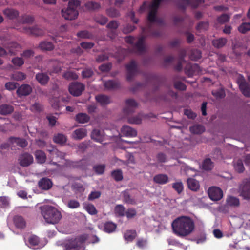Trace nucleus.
<instances>
[{
	"label": "nucleus",
	"instance_id": "a18cd8bd",
	"mask_svg": "<svg viewBox=\"0 0 250 250\" xmlns=\"http://www.w3.org/2000/svg\"><path fill=\"white\" fill-rule=\"evenodd\" d=\"M201 52L198 49H194L191 51L189 55V58L190 60L196 61L201 58Z\"/></svg>",
	"mask_w": 250,
	"mask_h": 250
},
{
	"label": "nucleus",
	"instance_id": "2f4dec72",
	"mask_svg": "<svg viewBox=\"0 0 250 250\" xmlns=\"http://www.w3.org/2000/svg\"><path fill=\"white\" fill-rule=\"evenodd\" d=\"M89 120V116L87 114L84 113H78L75 117L76 121L81 124L88 123Z\"/></svg>",
	"mask_w": 250,
	"mask_h": 250
},
{
	"label": "nucleus",
	"instance_id": "79ce46f5",
	"mask_svg": "<svg viewBox=\"0 0 250 250\" xmlns=\"http://www.w3.org/2000/svg\"><path fill=\"white\" fill-rule=\"evenodd\" d=\"M84 6L88 10H96L99 9L101 7V5L99 3L93 1L86 2Z\"/></svg>",
	"mask_w": 250,
	"mask_h": 250
},
{
	"label": "nucleus",
	"instance_id": "09e8293b",
	"mask_svg": "<svg viewBox=\"0 0 250 250\" xmlns=\"http://www.w3.org/2000/svg\"><path fill=\"white\" fill-rule=\"evenodd\" d=\"M233 167H234L235 169L239 173L243 172L245 169L243 161L241 159H239L233 162Z\"/></svg>",
	"mask_w": 250,
	"mask_h": 250
},
{
	"label": "nucleus",
	"instance_id": "680f3d73",
	"mask_svg": "<svg viewBox=\"0 0 250 250\" xmlns=\"http://www.w3.org/2000/svg\"><path fill=\"white\" fill-rule=\"evenodd\" d=\"M142 121V119L139 115L134 117H130L128 120L129 123L136 125L140 124Z\"/></svg>",
	"mask_w": 250,
	"mask_h": 250
},
{
	"label": "nucleus",
	"instance_id": "338daca9",
	"mask_svg": "<svg viewBox=\"0 0 250 250\" xmlns=\"http://www.w3.org/2000/svg\"><path fill=\"white\" fill-rule=\"evenodd\" d=\"M137 214L136 211L135 209L132 208H128L125 213L128 219H130L135 217Z\"/></svg>",
	"mask_w": 250,
	"mask_h": 250
},
{
	"label": "nucleus",
	"instance_id": "7ed1b4c3",
	"mask_svg": "<svg viewBox=\"0 0 250 250\" xmlns=\"http://www.w3.org/2000/svg\"><path fill=\"white\" fill-rule=\"evenodd\" d=\"M40 208L42 215L45 222L48 224H57L62 218L61 212L52 206L43 205Z\"/></svg>",
	"mask_w": 250,
	"mask_h": 250
},
{
	"label": "nucleus",
	"instance_id": "de8ad7c7",
	"mask_svg": "<svg viewBox=\"0 0 250 250\" xmlns=\"http://www.w3.org/2000/svg\"><path fill=\"white\" fill-rule=\"evenodd\" d=\"M137 234L136 231L133 230H129L126 231V232L125 233L124 238L126 240L131 242L135 238Z\"/></svg>",
	"mask_w": 250,
	"mask_h": 250
},
{
	"label": "nucleus",
	"instance_id": "f3484780",
	"mask_svg": "<svg viewBox=\"0 0 250 250\" xmlns=\"http://www.w3.org/2000/svg\"><path fill=\"white\" fill-rule=\"evenodd\" d=\"M201 70L199 65L197 63L188 65L185 68V73L189 77H192L195 74H198Z\"/></svg>",
	"mask_w": 250,
	"mask_h": 250
},
{
	"label": "nucleus",
	"instance_id": "aec40b11",
	"mask_svg": "<svg viewBox=\"0 0 250 250\" xmlns=\"http://www.w3.org/2000/svg\"><path fill=\"white\" fill-rule=\"evenodd\" d=\"M154 183L159 185H165L169 182V177L166 174H158L153 177Z\"/></svg>",
	"mask_w": 250,
	"mask_h": 250
},
{
	"label": "nucleus",
	"instance_id": "37998d69",
	"mask_svg": "<svg viewBox=\"0 0 250 250\" xmlns=\"http://www.w3.org/2000/svg\"><path fill=\"white\" fill-rule=\"evenodd\" d=\"M63 77L68 81L76 80L78 78V76L74 71H67L63 74Z\"/></svg>",
	"mask_w": 250,
	"mask_h": 250
},
{
	"label": "nucleus",
	"instance_id": "774afa93",
	"mask_svg": "<svg viewBox=\"0 0 250 250\" xmlns=\"http://www.w3.org/2000/svg\"><path fill=\"white\" fill-rule=\"evenodd\" d=\"M39 237H38L36 235H32L30 236V238L28 239V242L33 246H37L39 244Z\"/></svg>",
	"mask_w": 250,
	"mask_h": 250
},
{
	"label": "nucleus",
	"instance_id": "6ab92c4d",
	"mask_svg": "<svg viewBox=\"0 0 250 250\" xmlns=\"http://www.w3.org/2000/svg\"><path fill=\"white\" fill-rule=\"evenodd\" d=\"M39 188L43 190H47L52 187V181L49 178L43 177L38 182Z\"/></svg>",
	"mask_w": 250,
	"mask_h": 250
},
{
	"label": "nucleus",
	"instance_id": "a211bd4d",
	"mask_svg": "<svg viewBox=\"0 0 250 250\" xmlns=\"http://www.w3.org/2000/svg\"><path fill=\"white\" fill-rule=\"evenodd\" d=\"M137 104L133 99H128L126 101V106L124 109V113L126 115H129L134 112L137 107Z\"/></svg>",
	"mask_w": 250,
	"mask_h": 250
},
{
	"label": "nucleus",
	"instance_id": "412c9836",
	"mask_svg": "<svg viewBox=\"0 0 250 250\" xmlns=\"http://www.w3.org/2000/svg\"><path fill=\"white\" fill-rule=\"evenodd\" d=\"M91 138L97 142L102 143L104 140L103 131L97 128L93 129L91 134Z\"/></svg>",
	"mask_w": 250,
	"mask_h": 250
},
{
	"label": "nucleus",
	"instance_id": "f8f14e48",
	"mask_svg": "<svg viewBox=\"0 0 250 250\" xmlns=\"http://www.w3.org/2000/svg\"><path fill=\"white\" fill-rule=\"evenodd\" d=\"M208 195L213 201H218L223 197V191L220 188L216 187H211L208 188Z\"/></svg>",
	"mask_w": 250,
	"mask_h": 250
},
{
	"label": "nucleus",
	"instance_id": "dca6fc26",
	"mask_svg": "<svg viewBox=\"0 0 250 250\" xmlns=\"http://www.w3.org/2000/svg\"><path fill=\"white\" fill-rule=\"evenodd\" d=\"M32 87L28 84H22L17 89V94L19 97L26 96L32 92Z\"/></svg>",
	"mask_w": 250,
	"mask_h": 250
},
{
	"label": "nucleus",
	"instance_id": "58836bf2",
	"mask_svg": "<svg viewBox=\"0 0 250 250\" xmlns=\"http://www.w3.org/2000/svg\"><path fill=\"white\" fill-rule=\"evenodd\" d=\"M189 130L193 134H200L205 131V129L202 125H194L190 127Z\"/></svg>",
	"mask_w": 250,
	"mask_h": 250
},
{
	"label": "nucleus",
	"instance_id": "473e14b6",
	"mask_svg": "<svg viewBox=\"0 0 250 250\" xmlns=\"http://www.w3.org/2000/svg\"><path fill=\"white\" fill-rule=\"evenodd\" d=\"M39 47L41 49L45 51H51L53 50L54 46L51 42L42 41L40 42Z\"/></svg>",
	"mask_w": 250,
	"mask_h": 250
},
{
	"label": "nucleus",
	"instance_id": "4c0bfd02",
	"mask_svg": "<svg viewBox=\"0 0 250 250\" xmlns=\"http://www.w3.org/2000/svg\"><path fill=\"white\" fill-rule=\"evenodd\" d=\"M227 43V39L225 38H220L214 40L212 41V44L213 46L217 48H220L223 47Z\"/></svg>",
	"mask_w": 250,
	"mask_h": 250
},
{
	"label": "nucleus",
	"instance_id": "c85d7f7f",
	"mask_svg": "<svg viewBox=\"0 0 250 250\" xmlns=\"http://www.w3.org/2000/svg\"><path fill=\"white\" fill-rule=\"evenodd\" d=\"M3 13L10 19H14L19 16L18 11L13 8H7L3 11Z\"/></svg>",
	"mask_w": 250,
	"mask_h": 250
},
{
	"label": "nucleus",
	"instance_id": "a19ab883",
	"mask_svg": "<svg viewBox=\"0 0 250 250\" xmlns=\"http://www.w3.org/2000/svg\"><path fill=\"white\" fill-rule=\"evenodd\" d=\"M123 201L128 204L134 205L135 204V200L131 197L128 191H125L123 192Z\"/></svg>",
	"mask_w": 250,
	"mask_h": 250
},
{
	"label": "nucleus",
	"instance_id": "5701e85b",
	"mask_svg": "<svg viewBox=\"0 0 250 250\" xmlns=\"http://www.w3.org/2000/svg\"><path fill=\"white\" fill-rule=\"evenodd\" d=\"M87 135V130L85 128H79L76 129L72 133V137L76 140H81Z\"/></svg>",
	"mask_w": 250,
	"mask_h": 250
},
{
	"label": "nucleus",
	"instance_id": "cd10ccee",
	"mask_svg": "<svg viewBox=\"0 0 250 250\" xmlns=\"http://www.w3.org/2000/svg\"><path fill=\"white\" fill-rule=\"evenodd\" d=\"M104 86L109 90H114L120 87V82L116 80H107L104 83Z\"/></svg>",
	"mask_w": 250,
	"mask_h": 250
},
{
	"label": "nucleus",
	"instance_id": "864d4df0",
	"mask_svg": "<svg viewBox=\"0 0 250 250\" xmlns=\"http://www.w3.org/2000/svg\"><path fill=\"white\" fill-rule=\"evenodd\" d=\"M95 21L102 25H105L108 19L104 16H102V15H98L94 17Z\"/></svg>",
	"mask_w": 250,
	"mask_h": 250
},
{
	"label": "nucleus",
	"instance_id": "0e129e2a",
	"mask_svg": "<svg viewBox=\"0 0 250 250\" xmlns=\"http://www.w3.org/2000/svg\"><path fill=\"white\" fill-rule=\"evenodd\" d=\"M105 166L104 165H96L93 167V170L98 174H102L104 172Z\"/></svg>",
	"mask_w": 250,
	"mask_h": 250
},
{
	"label": "nucleus",
	"instance_id": "9b49d317",
	"mask_svg": "<svg viewBox=\"0 0 250 250\" xmlns=\"http://www.w3.org/2000/svg\"><path fill=\"white\" fill-rule=\"evenodd\" d=\"M127 70V80L131 82L134 77L138 73V67L135 61L133 60H131L128 64L125 65Z\"/></svg>",
	"mask_w": 250,
	"mask_h": 250
},
{
	"label": "nucleus",
	"instance_id": "3c124183",
	"mask_svg": "<svg viewBox=\"0 0 250 250\" xmlns=\"http://www.w3.org/2000/svg\"><path fill=\"white\" fill-rule=\"evenodd\" d=\"M172 188L178 194H180L183 191L184 186L181 180L175 182L172 184Z\"/></svg>",
	"mask_w": 250,
	"mask_h": 250
},
{
	"label": "nucleus",
	"instance_id": "39448f33",
	"mask_svg": "<svg viewBox=\"0 0 250 250\" xmlns=\"http://www.w3.org/2000/svg\"><path fill=\"white\" fill-rule=\"evenodd\" d=\"M80 5V2L78 0H70L68 7L66 10H62V15L65 19L72 20L78 16V7Z\"/></svg>",
	"mask_w": 250,
	"mask_h": 250
},
{
	"label": "nucleus",
	"instance_id": "bb28decb",
	"mask_svg": "<svg viewBox=\"0 0 250 250\" xmlns=\"http://www.w3.org/2000/svg\"><path fill=\"white\" fill-rule=\"evenodd\" d=\"M9 141L13 144H16L21 148H24L28 146V142L24 139H21L15 137H11Z\"/></svg>",
	"mask_w": 250,
	"mask_h": 250
},
{
	"label": "nucleus",
	"instance_id": "0eeeda50",
	"mask_svg": "<svg viewBox=\"0 0 250 250\" xmlns=\"http://www.w3.org/2000/svg\"><path fill=\"white\" fill-rule=\"evenodd\" d=\"M204 2V0H179L177 6L184 11L188 6H191L193 8H196L200 4Z\"/></svg>",
	"mask_w": 250,
	"mask_h": 250
},
{
	"label": "nucleus",
	"instance_id": "b1692460",
	"mask_svg": "<svg viewBox=\"0 0 250 250\" xmlns=\"http://www.w3.org/2000/svg\"><path fill=\"white\" fill-rule=\"evenodd\" d=\"M122 133L125 136L133 137L137 135L135 129L127 125H125L121 129Z\"/></svg>",
	"mask_w": 250,
	"mask_h": 250
},
{
	"label": "nucleus",
	"instance_id": "ea45409f",
	"mask_svg": "<svg viewBox=\"0 0 250 250\" xmlns=\"http://www.w3.org/2000/svg\"><path fill=\"white\" fill-rule=\"evenodd\" d=\"M125 208L122 205H117L114 208V214L116 216L123 217L125 215Z\"/></svg>",
	"mask_w": 250,
	"mask_h": 250
},
{
	"label": "nucleus",
	"instance_id": "8fccbe9b",
	"mask_svg": "<svg viewBox=\"0 0 250 250\" xmlns=\"http://www.w3.org/2000/svg\"><path fill=\"white\" fill-rule=\"evenodd\" d=\"M53 140L56 143L62 144L66 143V137L63 134L58 133L56 135L54 136Z\"/></svg>",
	"mask_w": 250,
	"mask_h": 250
},
{
	"label": "nucleus",
	"instance_id": "423d86ee",
	"mask_svg": "<svg viewBox=\"0 0 250 250\" xmlns=\"http://www.w3.org/2000/svg\"><path fill=\"white\" fill-rule=\"evenodd\" d=\"M239 192L244 199L250 200V177L243 180L239 187Z\"/></svg>",
	"mask_w": 250,
	"mask_h": 250
},
{
	"label": "nucleus",
	"instance_id": "72a5a7b5",
	"mask_svg": "<svg viewBox=\"0 0 250 250\" xmlns=\"http://www.w3.org/2000/svg\"><path fill=\"white\" fill-rule=\"evenodd\" d=\"M116 225L112 222H106L104 224V230L108 233H112L115 231L116 229Z\"/></svg>",
	"mask_w": 250,
	"mask_h": 250
},
{
	"label": "nucleus",
	"instance_id": "4d7b16f0",
	"mask_svg": "<svg viewBox=\"0 0 250 250\" xmlns=\"http://www.w3.org/2000/svg\"><path fill=\"white\" fill-rule=\"evenodd\" d=\"M78 38L84 39H91L93 38V35L86 30L81 31L77 34Z\"/></svg>",
	"mask_w": 250,
	"mask_h": 250
},
{
	"label": "nucleus",
	"instance_id": "f257e3e1",
	"mask_svg": "<svg viewBox=\"0 0 250 250\" xmlns=\"http://www.w3.org/2000/svg\"><path fill=\"white\" fill-rule=\"evenodd\" d=\"M173 233L178 237H187L194 231L195 224L190 216L181 215L176 218L171 223Z\"/></svg>",
	"mask_w": 250,
	"mask_h": 250
},
{
	"label": "nucleus",
	"instance_id": "13d9d810",
	"mask_svg": "<svg viewBox=\"0 0 250 250\" xmlns=\"http://www.w3.org/2000/svg\"><path fill=\"white\" fill-rule=\"evenodd\" d=\"M106 14L110 17H117L120 15V12L114 8H109L106 10Z\"/></svg>",
	"mask_w": 250,
	"mask_h": 250
},
{
	"label": "nucleus",
	"instance_id": "c756f323",
	"mask_svg": "<svg viewBox=\"0 0 250 250\" xmlns=\"http://www.w3.org/2000/svg\"><path fill=\"white\" fill-rule=\"evenodd\" d=\"M36 80L41 85H44L48 83L49 78L46 73H38L36 75Z\"/></svg>",
	"mask_w": 250,
	"mask_h": 250
},
{
	"label": "nucleus",
	"instance_id": "1a4fd4ad",
	"mask_svg": "<svg viewBox=\"0 0 250 250\" xmlns=\"http://www.w3.org/2000/svg\"><path fill=\"white\" fill-rule=\"evenodd\" d=\"M145 35L142 36L138 38L137 42L134 44V48L137 50V52L140 54H143L146 51V47L145 44V41L147 37H153L150 33L146 31Z\"/></svg>",
	"mask_w": 250,
	"mask_h": 250
},
{
	"label": "nucleus",
	"instance_id": "c03bdc74",
	"mask_svg": "<svg viewBox=\"0 0 250 250\" xmlns=\"http://www.w3.org/2000/svg\"><path fill=\"white\" fill-rule=\"evenodd\" d=\"M34 17L31 15H22L20 18V21L22 23L31 24L34 22Z\"/></svg>",
	"mask_w": 250,
	"mask_h": 250
},
{
	"label": "nucleus",
	"instance_id": "e433bc0d",
	"mask_svg": "<svg viewBox=\"0 0 250 250\" xmlns=\"http://www.w3.org/2000/svg\"><path fill=\"white\" fill-rule=\"evenodd\" d=\"M83 207L85 210L91 215H95L97 214V210L94 206L90 203H84Z\"/></svg>",
	"mask_w": 250,
	"mask_h": 250
},
{
	"label": "nucleus",
	"instance_id": "2eb2a0df",
	"mask_svg": "<svg viewBox=\"0 0 250 250\" xmlns=\"http://www.w3.org/2000/svg\"><path fill=\"white\" fill-rule=\"evenodd\" d=\"M2 45L8 51L10 55H15L19 49L20 48V45L15 42H10L7 43H3Z\"/></svg>",
	"mask_w": 250,
	"mask_h": 250
},
{
	"label": "nucleus",
	"instance_id": "ddd939ff",
	"mask_svg": "<svg viewBox=\"0 0 250 250\" xmlns=\"http://www.w3.org/2000/svg\"><path fill=\"white\" fill-rule=\"evenodd\" d=\"M18 160L21 166L26 167L32 164L33 157L28 153H24L20 155Z\"/></svg>",
	"mask_w": 250,
	"mask_h": 250
},
{
	"label": "nucleus",
	"instance_id": "6e6552de",
	"mask_svg": "<svg viewBox=\"0 0 250 250\" xmlns=\"http://www.w3.org/2000/svg\"><path fill=\"white\" fill-rule=\"evenodd\" d=\"M237 82L244 96L247 98H250V84L245 80L242 75L239 76Z\"/></svg>",
	"mask_w": 250,
	"mask_h": 250
},
{
	"label": "nucleus",
	"instance_id": "69168bd1",
	"mask_svg": "<svg viewBox=\"0 0 250 250\" xmlns=\"http://www.w3.org/2000/svg\"><path fill=\"white\" fill-rule=\"evenodd\" d=\"M208 27V21H201L196 26V29L198 31L207 30Z\"/></svg>",
	"mask_w": 250,
	"mask_h": 250
},
{
	"label": "nucleus",
	"instance_id": "49530a36",
	"mask_svg": "<svg viewBox=\"0 0 250 250\" xmlns=\"http://www.w3.org/2000/svg\"><path fill=\"white\" fill-rule=\"evenodd\" d=\"M227 203L230 206H238L240 204L239 199L234 196H230L226 200Z\"/></svg>",
	"mask_w": 250,
	"mask_h": 250
},
{
	"label": "nucleus",
	"instance_id": "7c9ffc66",
	"mask_svg": "<svg viewBox=\"0 0 250 250\" xmlns=\"http://www.w3.org/2000/svg\"><path fill=\"white\" fill-rule=\"evenodd\" d=\"M96 101L103 106L107 105V104L110 103V97L104 94L97 95L96 97Z\"/></svg>",
	"mask_w": 250,
	"mask_h": 250
},
{
	"label": "nucleus",
	"instance_id": "4be33fe9",
	"mask_svg": "<svg viewBox=\"0 0 250 250\" xmlns=\"http://www.w3.org/2000/svg\"><path fill=\"white\" fill-rule=\"evenodd\" d=\"M187 183H188V188L193 191H197L200 188V185L199 182L194 178H189L187 180Z\"/></svg>",
	"mask_w": 250,
	"mask_h": 250
},
{
	"label": "nucleus",
	"instance_id": "9d476101",
	"mask_svg": "<svg viewBox=\"0 0 250 250\" xmlns=\"http://www.w3.org/2000/svg\"><path fill=\"white\" fill-rule=\"evenodd\" d=\"M70 93L74 96H79L82 95L85 89V85L80 82L72 83L69 86Z\"/></svg>",
	"mask_w": 250,
	"mask_h": 250
},
{
	"label": "nucleus",
	"instance_id": "052dcab7",
	"mask_svg": "<svg viewBox=\"0 0 250 250\" xmlns=\"http://www.w3.org/2000/svg\"><path fill=\"white\" fill-rule=\"evenodd\" d=\"M229 16L227 14H222L217 18V21L220 24H224L229 20Z\"/></svg>",
	"mask_w": 250,
	"mask_h": 250
},
{
	"label": "nucleus",
	"instance_id": "4468645a",
	"mask_svg": "<svg viewBox=\"0 0 250 250\" xmlns=\"http://www.w3.org/2000/svg\"><path fill=\"white\" fill-rule=\"evenodd\" d=\"M23 32L28 35L36 37L42 36L44 34V31L37 26L32 27H23Z\"/></svg>",
	"mask_w": 250,
	"mask_h": 250
},
{
	"label": "nucleus",
	"instance_id": "6e6d98bb",
	"mask_svg": "<svg viewBox=\"0 0 250 250\" xmlns=\"http://www.w3.org/2000/svg\"><path fill=\"white\" fill-rule=\"evenodd\" d=\"M238 30L242 34L246 33L250 31V23L249 22L242 23L239 27Z\"/></svg>",
	"mask_w": 250,
	"mask_h": 250
},
{
	"label": "nucleus",
	"instance_id": "20e7f679",
	"mask_svg": "<svg viewBox=\"0 0 250 250\" xmlns=\"http://www.w3.org/2000/svg\"><path fill=\"white\" fill-rule=\"evenodd\" d=\"M86 237L84 235H80L77 237L66 240L63 243L64 250H84V243Z\"/></svg>",
	"mask_w": 250,
	"mask_h": 250
},
{
	"label": "nucleus",
	"instance_id": "5fc2aeb1",
	"mask_svg": "<svg viewBox=\"0 0 250 250\" xmlns=\"http://www.w3.org/2000/svg\"><path fill=\"white\" fill-rule=\"evenodd\" d=\"M11 78L15 81H22L25 79L26 75L21 72H16L12 74Z\"/></svg>",
	"mask_w": 250,
	"mask_h": 250
},
{
	"label": "nucleus",
	"instance_id": "f03ea898",
	"mask_svg": "<svg viewBox=\"0 0 250 250\" xmlns=\"http://www.w3.org/2000/svg\"><path fill=\"white\" fill-rule=\"evenodd\" d=\"M162 0H153L151 3L147 1H145L143 3V5L140 6L139 10L140 13H143L147 9L149 10L147 18L150 23L147 28H142L143 33H145L146 31H147L148 33H150L151 35L153 37H160L161 36V33L159 31L153 30L151 24L155 22L157 18L156 16L157 10Z\"/></svg>",
	"mask_w": 250,
	"mask_h": 250
},
{
	"label": "nucleus",
	"instance_id": "f704fd0d",
	"mask_svg": "<svg viewBox=\"0 0 250 250\" xmlns=\"http://www.w3.org/2000/svg\"><path fill=\"white\" fill-rule=\"evenodd\" d=\"M35 155L38 163L43 164L45 162L46 155L43 151L41 150H36L35 153Z\"/></svg>",
	"mask_w": 250,
	"mask_h": 250
},
{
	"label": "nucleus",
	"instance_id": "e2e57ef3",
	"mask_svg": "<svg viewBox=\"0 0 250 250\" xmlns=\"http://www.w3.org/2000/svg\"><path fill=\"white\" fill-rule=\"evenodd\" d=\"M13 64L18 67H21L24 64V60L20 57H15L13 58L11 60Z\"/></svg>",
	"mask_w": 250,
	"mask_h": 250
},
{
	"label": "nucleus",
	"instance_id": "a878e982",
	"mask_svg": "<svg viewBox=\"0 0 250 250\" xmlns=\"http://www.w3.org/2000/svg\"><path fill=\"white\" fill-rule=\"evenodd\" d=\"M13 221L16 228L22 229L25 228L26 222L24 218L21 215H16L14 216Z\"/></svg>",
	"mask_w": 250,
	"mask_h": 250
},
{
	"label": "nucleus",
	"instance_id": "c9c22d12",
	"mask_svg": "<svg viewBox=\"0 0 250 250\" xmlns=\"http://www.w3.org/2000/svg\"><path fill=\"white\" fill-rule=\"evenodd\" d=\"M111 175L116 182L121 181L123 179V171L120 169L112 171Z\"/></svg>",
	"mask_w": 250,
	"mask_h": 250
},
{
	"label": "nucleus",
	"instance_id": "bf43d9fd",
	"mask_svg": "<svg viewBox=\"0 0 250 250\" xmlns=\"http://www.w3.org/2000/svg\"><path fill=\"white\" fill-rule=\"evenodd\" d=\"M147 240L145 238H139L137 240L136 245L140 249H144L147 245Z\"/></svg>",
	"mask_w": 250,
	"mask_h": 250
},
{
	"label": "nucleus",
	"instance_id": "393cba45",
	"mask_svg": "<svg viewBox=\"0 0 250 250\" xmlns=\"http://www.w3.org/2000/svg\"><path fill=\"white\" fill-rule=\"evenodd\" d=\"M14 110V107L11 104H4L0 105V114L7 115L11 114Z\"/></svg>",
	"mask_w": 250,
	"mask_h": 250
},
{
	"label": "nucleus",
	"instance_id": "603ef678",
	"mask_svg": "<svg viewBox=\"0 0 250 250\" xmlns=\"http://www.w3.org/2000/svg\"><path fill=\"white\" fill-rule=\"evenodd\" d=\"M213 167V163L209 158L204 160L202 164V168L205 170H210Z\"/></svg>",
	"mask_w": 250,
	"mask_h": 250
}]
</instances>
